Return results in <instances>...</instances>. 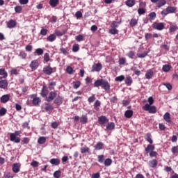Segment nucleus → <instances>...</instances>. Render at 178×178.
<instances>
[{
  "label": "nucleus",
  "instance_id": "obj_21",
  "mask_svg": "<svg viewBox=\"0 0 178 178\" xmlns=\"http://www.w3.org/2000/svg\"><path fill=\"white\" fill-rule=\"evenodd\" d=\"M49 162L51 165H54L55 166L60 165V159H51Z\"/></svg>",
  "mask_w": 178,
  "mask_h": 178
},
{
  "label": "nucleus",
  "instance_id": "obj_51",
  "mask_svg": "<svg viewBox=\"0 0 178 178\" xmlns=\"http://www.w3.org/2000/svg\"><path fill=\"white\" fill-rule=\"evenodd\" d=\"M40 35H43V36H45L48 34V29H44L42 28L41 30H40Z\"/></svg>",
  "mask_w": 178,
  "mask_h": 178
},
{
  "label": "nucleus",
  "instance_id": "obj_58",
  "mask_svg": "<svg viewBox=\"0 0 178 178\" xmlns=\"http://www.w3.org/2000/svg\"><path fill=\"white\" fill-rule=\"evenodd\" d=\"M147 55H148V52L145 51L143 54H138L137 56H138V58H145V56H147Z\"/></svg>",
  "mask_w": 178,
  "mask_h": 178
},
{
  "label": "nucleus",
  "instance_id": "obj_16",
  "mask_svg": "<svg viewBox=\"0 0 178 178\" xmlns=\"http://www.w3.org/2000/svg\"><path fill=\"white\" fill-rule=\"evenodd\" d=\"M20 166L21 165L19 163H14L13 165V172L14 173H19V172H20Z\"/></svg>",
  "mask_w": 178,
  "mask_h": 178
},
{
  "label": "nucleus",
  "instance_id": "obj_9",
  "mask_svg": "<svg viewBox=\"0 0 178 178\" xmlns=\"http://www.w3.org/2000/svg\"><path fill=\"white\" fill-rule=\"evenodd\" d=\"M101 70H102V64L100 63L94 64L92 66V72H101Z\"/></svg>",
  "mask_w": 178,
  "mask_h": 178
},
{
  "label": "nucleus",
  "instance_id": "obj_17",
  "mask_svg": "<svg viewBox=\"0 0 178 178\" xmlns=\"http://www.w3.org/2000/svg\"><path fill=\"white\" fill-rule=\"evenodd\" d=\"M40 95H41V97H42L43 98H45V97L48 95V87L44 86L42 88Z\"/></svg>",
  "mask_w": 178,
  "mask_h": 178
},
{
  "label": "nucleus",
  "instance_id": "obj_53",
  "mask_svg": "<svg viewBox=\"0 0 178 178\" xmlns=\"http://www.w3.org/2000/svg\"><path fill=\"white\" fill-rule=\"evenodd\" d=\"M81 154H86V152L90 153V148L89 147H82L81 148Z\"/></svg>",
  "mask_w": 178,
  "mask_h": 178
},
{
  "label": "nucleus",
  "instance_id": "obj_48",
  "mask_svg": "<svg viewBox=\"0 0 178 178\" xmlns=\"http://www.w3.org/2000/svg\"><path fill=\"white\" fill-rule=\"evenodd\" d=\"M104 165L106 166H111L112 165V159H106L104 160Z\"/></svg>",
  "mask_w": 178,
  "mask_h": 178
},
{
  "label": "nucleus",
  "instance_id": "obj_32",
  "mask_svg": "<svg viewBox=\"0 0 178 178\" xmlns=\"http://www.w3.org/2000/svg\"><path fill=\"white\" fill-rule=\"evenodd\" d=\"M125 4L127 5V6H128L129 8H133V6H134V5H136V1L134 0H127L125 2Z\"/></svg>",
  "mask_w": 178,
  "mask_h": 178
},
{
  "label": "nucleus",
  "instance_id": "obj_30",
  "mask_svg": "<svg viewBox=\"0 0 178 178\" xmlns=\"http://www.w3.org/2000/svg\"><path fill=\"white\" fill-rule=\"evenodd\" d=\"M80 122L82 124H86V123L88 122V117H87V115H83L80 118Z\"/></svg>",
  "mask_w": 178,
  "mask_h": 178
},
{
  "label": "nucleus",
  "instance_id": "obj_11",
  "mask_svg": "<svg viewBox=\"0 0 178 178\" xmlns=\"http://www.w3.org/2000/svg\"><path fill=\"white\" fill-rule=\"evenodd\" d=\"M38 66H40V64H38V61L37 60H32L29 65V67H31L32 70H37Z\"/></svg>",
  "mask_w": 178,
  "mask_h": 178
},
{
  "label": "nucleus",
  "instance_id": "obj_27",
  "mask_svg": "<svg viewBox=\"0 0 178 178\" xmlns=\"http://www.w3.org/2000/svg\"><path fill=\"white\" fill-rule=\"evenodd\" d=\"M133 110H127L124 113V116L127 118V119H130L133 116Z\"/></svg>",
  "mask_w": 178,
  "mask_h": 178
},
{
  "label": "nucleus",
  "instance_id": "obj_19",
  "mask_svg": "<svg viewBox=\"0 0 178 178\" xmlns=\"http://www.w3.org/2000/svg\"><path fill=\"white\" fill-rule=\"evenodd\" d=\"M149 168H155L158 166V160L152 159L149 161Z\"/></svg>",
  "mask_w": 178,
  "mask_h": 178
},
{
  "label": "nucleus",
  "instance_id": "obj_33",
  "mask_svg": "<svg viewBox=\"0 0 178 178\" xmlns=\"http://www.w3.org/2000/svg\"><path fill=\"white\" fill-rule=\"evenodd\" d=\"M137 24H138V20H137L136 18H132L129 22V26L131 27H136Z\"/></svg>",
  "mask_w": 178,
  "mask_h": 178
},
{
  "label": "nucleus",
  "instance_id": "obj_50",
  "mask_svg": "<svg viewBox=\"0 0 178 178\" xmlns=\"http://www.w3.org/2000/svg\"><path fill=\"white\" fill-rule=\"evenodd\" d=\"M10 73L11 74V76H17V74H19V71H17V70L16 68H13L10 71Z\"/></svg>",
  "mask_w": 178,
  "mask_h": 178
},
{
  "label": "nucleus",
  "instance_id": "obj_12",
  "mask_svg": "<svg viewBox=\"0 0 178 178\" xmlns=\"http://www.w3.org/2000/svg\"><path fill=\"white\" fill-rule=\"evenodd\" d=\"M10 99V95L7 94L1 96L0 98V102L1 104H6Z\"/></svg>",
  "mask_w": 178,
  "mask_h": 178
},
{
  "label": "nucleus",
  "instance_id": "obj_41",
  "mask_svg": "<svg viewBox=\"0 0 178 178\" xmlns=\"http://www.w3.org/2000/svg\"><path fill=\"white\" fill-rule=\"evenodd\" d=\"M53 175L55 178H60V176H62V171H60V170H56L54 172Z\"/></svg>",
  "mask_w": 178,
  "mask_h": 178
},
{
  "label": "nucleus",
  "instance_id": "obj_14",
  "mask_svg": "<svg viewBox=\"0 0 178 178\" xmlns=\"http://www.w3.org/2000/svg\"><path fill=\"white\" fill-rule=\"evenodd\" d=\"M155 150V145L152 144L147 145V146L145 148V151L146 154H149V152H152Z\"/></svg>",
  "mask_w": 178,
  "mask_h": 178
},
{
  "label": "nucleus",
  "instance_id": "obj_64",
  "mask_svg": "<svg viewBox=\"0 0 178 178\" xmlns=\"http://www.w3.org/2000/svg\"><path fill=\"white\" fill-rule=\"evenodd\" d=\"M123 80H124V76L123 75L117 76L115 78V81H123Z\"/></svg>",
  "mask_w": 178,
  "mask_h": 178
},
{
  "label": "nucleus",
  "instance_id": "obj_22",
  "mask_svg": "<svg viewBox=\"0 0 178 178\" xmlns=\"http://www.w3.org/2000/svg\"><path fill=\"white\" fill-rule=\"evenodd\" d=\"M49 3L51 8H56L59 5V0H49Z\"/></svg>",
  "mask_w": 178,
  "mask_h": 178
},
{
  "label": "nucleus",
  "instance_id": "obj_1",
  "mask_svg": "<svg viewBox=\"0 0 178 178\" xmlns=\"http://www.w3.org/2000/svg\"><path fill=\"white\" fill-rule=\"evenodd\" d=\"M93 86L96 88L102 87L103 90H105L106 91H109L111 90V84L108 83V81L104 79H97L93 83Z\"/></svg>",
  "mask_w": 178,
  "mask_h": 178
},
{
  "label": "nucleus",
  "instance_id": "obj_36",
  "mask_svg": "<svg viewBox=\"0 0 178 178\" xmlns=\"http://www.w3.org/2000/svg\"><path fill=\"white\" fill-rule=\"evenodd\" d=\"M125 83L127 84V86H131V84L133 83V78H131V76H127L125 79Z\"/></svg>",
  "mask_w": 178,
  "mask_h": 178
},
{
  "label": "nucleus",
  "instance_id": "obj_10",
  "mask_svg": "<svg viewBox=\"0 0 178 178\" xmlns=\"http://www.w3.org/2000/svg\"><path fill=\"white\" fill-rule=\"evenodd\" d=\"M31 98H33L32 100V104L35 106H37L41 102V99L40 97H37V95H31Z\"/></svg>",
  "mask_w": 178,
  "mask_h": 178
},
{
  "label": "nucleus",
  "instance_id": "obj_46",
  "mask_svg": "<svg viewBox=\"0 0 178 178\" xmlns=\"http://www.w3.org/2000/svg\"><path fill=\"white\" fill-rule=\"evenodd\" d=\"M44 109L46 112H51V111H54V107L52 106V105L47 104H46Z\"/></svg>",
  "mask_w": 178,
  "mask_h": 178
},
{
  "label": "nucleus",
  "instance_id": "obj_43",
  "mask_svg": "<svg viewBox=\"0 0 178 178\" xmlns=\"http://www.w3.org/2000/svg\"><path fill=\"white\" fill-rule=\"evenodd\" d=\"M171 152L173 155H178V146H174L171 148Z\"/></svg>",
  "mask_w": 178,
  "mask_h": 178
},
{
  "label": "nucleus",
  "instance_id": "obj_37",
  "mask_svg": "<svg viewBox=\"0 0 178 178\" xmlns=\"http://www.w3.org/2000/svg\"><path fill=\"white\" fill-rule=\"evenodd\" d=\"M157 2V8H162V6H165L166 4V0H159Z\"/></svg>",
  "mask_w": 178,
  "mask_h": 178
},
{
  "label": "nucleus",
  "instance_id": "obj_31",
  "mask_svg": "<svg viewBox=\"0 0 178 178\" xmlns=\"http://www.w3.org/2000/svg\"><path fill=\"white\" fill-rule=\"evenodd\" d=\"M93 106L94 109L96 110V112H99V106H101V102L99 100H96Z\"/></svg>",
  "mask_w": 178,
  "mask_h": 178
},
{
  "label": "nucleus",
  "instance_id": "obj_6",
  "mask_svg": "<svg viewBox=\"0 0 178 178\" xmlns=\"http://www.w3.org/2000/svg\"><path fill=\"white\" fill-rule=\"evenodd\" d=\"M152 27L154 30H159V31H161L165 29V24L163 22H154L152 24Z\"/></svg>",
  "mask_w": 178,
  "mask_h": 178
},
{
  "label": "nucleus",
  "instance_id": "obj_24",
  "mask_svg": "<svg viewBox=\"0 0 178 178\" xmlns=\"http://www.w3.org/2000/svg\"><path fill=\"white\" fill-rule=\"evenodd\" d=\"M94 148L96 151H99L104 148V143L102 142H98L95 146Z\"/></svg>",
  "mask_w": 178,
  "mask_h": 178
},
{
  "label": "nucleus",
  "instance_id": "obj_4",
  "mask_svg": "<svg viewBox=\"0 0 178 178\" xmlns=\"http://www.w3.org/2000/svg\"><path fill=\"white\" fill-rule=\"evenodd\" d=\"M42 72L44 74H46V76H51L52 73H55L56 70L55 68H52L50 65H45L43 67Z\"/></svg>",
  "mask_w": 178,
  "mask_h": 178
},
{
  "label": "nucleus",
  "instance_id": "obj_45",
  "mask_svg": "<svg viewBox=\"0 0 178 178\" xmlns=\"http://www.w3.org/2000/svg\"><path fill=\"white\" fill-rule=\"evenodd\" d=\"M108 33L110 34H112L113 35H115V34H118L119 33V31H118L117 29L111 28L109 29Z\"/></svg>",
  "mask_w": 178,
  "mask_h": 178
},
{
  "label": "nucleus",
  "instance_id": "obj_18",
  "mask_svg": "<svg viewBox=\"0 0 178 178\" xmlns=\"http://www.w3.org/2000/svg\"><path fill=\"white\" fill-rule=\"evenodd\" d=\"M163 119L167 122V123H169V124H172V119L170 118V113H165L163 115Z\"/></svg>",
  "mask_w": 178,
  "mask_h": 178
},
{
  "label": "nucleus",
  "instance_id": "obj_59",
  "mask_svg": "<svg viewBox=\"0 0 178 178\" xmlns=\"http://www.w3.org/2000/svg\"><path fill=\"white\" fill-rule=\"evenodd\" d=\"M22 144H29V143H30V138H27V137H25V138H23L22 140Z\"/></svg>",
  "mask_w": 178,
  "mask_h": 178
},
{
  "label": "nucleus",
  "instance_id": "obj_60",
  "mask_svg": "<svg viewBox=\"0 0 178 178\" xmlns=\"http://www.w3.org/2000/svg\"><path fill=\"white\" fill-rule=\"evenodd\" d=\"M15 175H13L11 172H7L4 175V178H13Z\"/></svg>",
  "mask_w": 178,
  "mask_h": 178
},
{
  "label": "nucleus",
  "instance_id": "obj_40",
  "mask_svg": "<svg viewBox=\"0 0 178 178\" xmlns=\"http://www.w3.org/2000/svg\"><path fill=\"white\" fill-rule=\"evenodd\" d=\"M46 141H47V138H45L44 136H40L38 139V144H45Z\"/></svg>",
  "mask_w": 178,
  "mask_h": 178
},
{
  "label": "nucleus",
  "instance_id": "obj_44",
  "mask_svg": "<svg viewBox=\"0 0 178 178\" xmlns=\"http://www.w3.org/2000/svg\"><path fill=\"white\" fill-rule=\"evenodd\" d=\"M44 63L49 62L51 60V58L49 57V54L45 53L44 55Z\"/></svg>",
  "mask_w": 178,
  "mask_h": 178
},
{
  "label": "nucleus",
  "instance_id": "obj_61",
  "mask_svg": "<svg viewBox=\"0 0 178 178\" xmlns=\"http://www.w3.org/2000/svg\"><path fill=\"white\" fill-rule=\"evenodd\" d=\"M54 104H62V97H58L54 100Z\"/></svg>",
  "mask_w": 178,
  "mask_h": 178
},
{
  "label": "nucleus",
  "instance_id": "obj_28",
  "mask_svg": "<svg viewBox=\"0 0 178 178\" xmlns=\"http://www.w3.org/2000/svg\"><path fill=\"white\" fill-rule=\"evenodd\" d=\"M0 76H2L1 79H6L8 77V72L4 68H0Z\"/></svg>",
  "mask_w": 178,
  "mask_h": 178
},
{
  "label": "nucleus",
  "instance_id": "obj_47",
  "mask_svg": "<svg viewBox=\"0 0 178 178\" xmlns=\"http://www.w3.org/2000/svg\"><path fill=\"white\" fill-rule=\"evenodd\" d=\"M22 10H23V7H22V6H17L15 7V11L16 13H22Z\"/></svg>",
  "mask_w": 178,
  "mask_h": 178
},
{
  "label": "nucleus",
  "instance_id": "obj_62",
  "mask_svg": "<svg viewBox=\"0 0 178 178\" xmlns=\"http://www.w3.org/2000/svg\"><path fill=\"white\" fill-rule=\"evenodd\" d=\"M138 13L140 15H145V9H144V8H138Z\"/></svg>",
  "mask_w": 178,
  "mask_h": 178
},
{
  "label": "nucleus",
  "instance_id": "obj_63",
  "mask_svg": "<svg viewBox=\"0 0 178 178\" xmlns=\"http://www.w3.org/2000/svg\"><path fill=\"white\" fill-rule=\"evenodd\" d=\"M101 177V173L96 172L92 175L91 178H100Z\"/></svg>",
  "mask_w": 178,
  "mask_h": 178
},
{
  "label": "nucleus",
  "instance_id": "obj_7",
  "mask_svg": "<svg viewBox=\"0 0 178 178\" xmlns=\"http://www.w3.org/2000/svg\"><path fill=\"white\" fill-rule=\"evenodd\" d=\"M97 122L99 124H105V123L109 122V119L105 115H101L100 117H98Z\"/></svg>",
  "mask_w": 178,
  "mask_h": 178
},
{
  "label": "nucleus",
  "instance_id": "obj_8",
  "mask_svg": "<svg viewBox=\"0 0 178 178\" xmlns=\"http://www.w3.org/2000/svg\"><path fill=\"white\" fill-rule=\"evenodd\" d=\"M57 95L58 93H56V92L51 91L50 92L49 97H47L46 101H47V102H51V101H54V99L56 98Z\"/></svg>",
  "mask_w": 178,
  "mask_h": 178
},
{
  "label": "nucleus",
  "instance_id": "obj_35",
  "mask_svg": "<svg viewBox=\"0 0 178 178\" xmlns=\"http://www.w3.org/2000/svg\"><path fill=\"white\" fill-rule=\"evenodd\" d=\"M115 122H108L106 125V130H113L115 129Z\"/></svg>",
  "mask_w": 178,
  "mask_h": 178
},
{
  "label": "nucleus",
  "instance_id": "obj_3",
  "mask_svg": "<svg viewBox=\"0 0 178 178\" xmlns=\"http://www.w3.org/2000/svg\"><path fill=\"white\" fill-rule=\"evenodd\" d=\"M17 136H20V131H15V133H11L10 134V141L16 143L17 144L20 143V138L17 137Z\"/></svg>",
  "mask_w": 178,
  "mask_h": 178
},
{
  "label": "nucleus",
  "instance_id": "obj_55",
  "mask_svg": "<svg viewBox=\"0 0 178 178\" xmlns=\"http://www.w3.org/2000/svg\"><path fill=\"white\" fill-rule=\"evenodd\" d=\"M19 56H20L22 59H26V58H27V53H25L24 51H22L19 52Z\"/></svg>",
  "mask_w": 178,
  "mask_h": 178
},
{
  "label": "nucleus",
  "instance_id": "obj_52",
  "mask_svg": "<svg viewBox=\"0 0 178 178\" xmlns=\"http://www.w3.org/2000/svg\"><path fill=\"white\" fill-rule=\"evenodd\" d=\"M75 40L80 42L81 41H84V37L83 35H78L75 37Z\"/></svg>",
  "mask_w": 178,
  "mask_h": 178
},
{
  "label": "nucleus",
  "instance_id": "obj_42",
  "mask_svg": "<svg viewBox=\"0 0 178 178\" xmlns=\"http://www.w3.org/2000/svg\"><path fill=\"white\" fill-rule=\"evenodd\" d=\"M66 73H67L68 74H74L73 67H72L71 66H67L66 68Z\"/></svg>",
  "mask_w": 178,
  "mask_h": 178
},
{
  "label": "nucleus",
  "instance_id": "obj_20",
  "mask_svg": "<svg viewBox=\"0 0 178 178\" xmlns=\"http://www.w3.org/2000/svg\"><path fill=\"white\" fill-rule=\"evenodd\" d=\"M8 88V80H1L0 81V88L6 90Z\"/></svg>",
  "mask_w": 178,
  "mask_h": 178
},
{
  "label": "nucleus",
  "instance_id": "obj_34",
  "mask_svg": "<svg viewBox=\"0 0 178 178\" xmlns=\"http://www.w3.org/2000/svg\"><path fill=\"white\" fill-rule=\"evenodd\" d=\"M81 86V82L80 81H76L72 83V87L74 90H77Z\"/></svg>",
  "mask_w": 178,
  "mask_h": 178
},
{
  "label": "nucleus",
  "instance_id": "obj_49",
  "mask_svg": "<svg viewBox=\"0 0 178 178\" xmlns=\"http://www.w3.org/2000/svg\"><path fill=\"white\" fill-rule=\"evenodd\" d=\"M176 30H177V26H176L175 25H172L169 28V33L170 34H172V33H175V31H176Z\"/></svg>",
  "mask_w": 178,
  "mask_h": 178
},
{
  "label": "nucleus",
  "instance_id": "obj_26",
  "mask_svg": "<svg viewBox=\"0 0 178 178\" xmlns=\"http://www.w3.org/2000/svg\"><path fill=\"white\" fill-rule=\"evenodd\" d=\"M54 34L56 37H62V35H65V34H66V30H63V31H59V30H56L54 31Z\"/></svg>",
  "mask_w": 178,
  "mask_h": 178
},
{
  "label": "nucleus",
  "instance_id": "obj_23",
  "mask_svg": "<svg viewBox=\"0 0 178 178\" xmlns=\"http://www.w3.org/2000/svg\"><path fill=\"white\" fill-rule=\"evenodd\" d=\"M56 35H55V33H52L47 38V41L49 42H54V41H56Z\"/></svg>",
  "mask_w": 178,
  "mask_h": 178
},
{
  "label": "nucleus",
  "instance_id": "obj_13",
  "mask_svg": "<svg viewBox=\"0 0 178 178\" xmlns=\"http://www.w3.org/2000/svg\"><path fill=\"white\" fill-rule=\"evenodd\" d=\"M17 24V22L16 20L10 19L7 22V27L8 29H14V27H16V25Z\"/></svg>",
  "mask_w": 178,
  "mask_h": 178
},
{
  "label": "nucleus",
  "instance_id": "obj_5",
  "mask_svg": "<svg viewBox=\"0 0 178 178\" xmlns=\"http://www.w3.org/2000/svg\"><path fill=\"white\" fill-rule=\"evenodd\" d=\"M143 111L149 112V113H155L156 112V106L146 104L143 106Z\"/></svg>",
  "mask_w": 178,
  "mask_h": 178
},
{
  "label": "nucleus",
  "instance_id": "obj_2",
  "mask_svg": "<svg viewBox=\"0 0 178 178\" xmlns=\"http://www.w3.org/2000/svg\"><path fill=\"white\" fill-rule=\"evenodd\" d=\"M170 13H176V7L168 6L165 10L161 11V15L163 17H165Z\"/></svg>",
  "mask_w": 178,
  "mask_h": 178
},
{
  "label": "nucleus",
  "instance_id": "obj_56",
  "mask_svg": "<svg viewBox=\"0 0 178 178\" xmlns=\"http://www.w3.org/2000/svg\"><path fill=\"white\" fill-rule=\"evenodd\" d=\"M79 49H80V47H79V44H74L72 46L73 52H79Z\"/></svg>",
  "mask_w": 178,
  "mask_h": 178
},
{
  "label": "nucleus",
  "instance_id": "obj_15",
  "mask_svg": "<svg viewBox=\"0 0 178 178\" xmlns=\"http://www.w3.org/2000/svg\"><path fill=\"white\" fill-rule=\"evenodd\" d=\"M145 77L147 80H151L154 77V71L152 69L148 70L145 73Z\"/></svg>",
  "mask_w": 178,
  "mask_h": 178
},
{
  "label": "nucleus",
  "instance_id": "obj_39",
  "mask_svg": "<svg viewBox=\"0 0 178 178\" xmlns=\"http://www.w3.org/2000/svg\"><path fill=\"white\" fill-rule=\"evenodd\" d=\"M97 161L99 163H104L105 162V156L104 154L99 155L97 156Z\"/></svg>",
  "mask_w": 178,
  "mask_h": 178
},
{
  "label": "nucleus",
  "instance_id": "obj_29",
  "mask_svg": "<svg viewBox=\"0 0 178 178\" xmlns=\"http://www.w3.org/2000/svg\"><path fill=\"white\" fill-rule=\"evenodd\" d=\"M170 69H172V65L169 64H165L163 65L162 67L163 72H165V73H168V72H170Z\"/></svg>",
  "mask_w": 178,
  "mask_h": 178
},
{
  "label": "nucleus",
  "instance_id": "obj_57",
  "mask_svg": "<svg viewBox=\"0 0 178 178\" xmlns=\"http://www.w3.org/2000/svg\"><path fill=\"white\" fill-rule=\"evenodd\" d=\"M6 112H7L6 108L2 107L0 109V116H5V115H6Z\"/></svg>",
  "mask_w": 178,
  "mask_h": 178
},
{
  "label": "nucleus",
  "instance_id": "obj_54",
  "mask_svg": "<svg viewBox=\"0 0 178 178\" xmlns=\"http://www.w3.org/2000/svg\"><path fill=\"white\" fill-rule=\"evenodd\" d=\"M35 54L38 56L42 55L44 54V49L42 48H38L35 49Z\"/></svg>",
  "mask_w": 178,
  "mask_h": 178
},
{
  "label": "nucleus",
  "instance_id": "obj_38",
  "mask_svg": "<svg viewBox=\"0 0 178 178\" xmlns=\"http://www.w3.org/2000/svg\"><path fill=\"white\" fill-rule=\"evenodd\" d=\"M156 18V13L155 12H152L149 14V20L152 22V20H155Z\"/></svg>",
  "mask_w": 178,
  "mask_h": 178
},
{
  "label": "nucleus",
  "instance_id": "obj_25",
  "mask_svg": "<svg viewBox=\"0 0 178 178\" xmlns=\"http://www.w3.org/2000/svg\"><path fill=\"white\" fill-rule=\"evenodd\" d=\"M146 141L149 143V144H154V140H152V136L151 134H146L145 136Z\"/></svg>",
  "mask_w": 178,
  "mask_h": 178
}]
</instances>
